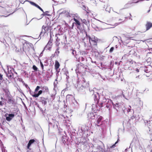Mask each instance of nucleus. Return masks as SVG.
Returning <instances> with one entry per match:
<instances>
[{"label":"nucleus","mask_w":152,"mask_h":152,"mask_svg":"<svg viewBox=\"0 0 152 152\" xmlns=\"http://www.w3.org/2000/svg\"><path fill=\"white\" fill-rule=\"evenodd\" d=\"M25 86L26 88H28L29 89L30 88L28 86V85L26 84L25 85Z\"/></svg>","instance_id":"052dcab7"},{"label":"nucleus","mask_w":152,"mask_h":152,"mask_svg":"<svg viewBox=\"0 0 152 152\" xmlns=\"http://www.w3.org/2000/svg\"><path fill=\"white\" fill-rule=\"evenodd\" d=\"M63 39L65 40H66V36L65 35H64L63 36Z\"/></svg>","instance_id":"de8ad7c7"},{"label":"nucleus","mask_w":152,"mask_h":152,"mask_svg":"<svg viewBox=\"0 0 152 152\" xmlns=\"http://www.w3.org/2000/svg\"><path fill=\"white\" fill-rule=\"evenodd\" d=\"M97 103H97V102L96 101L94 102V104H92L91 109L92 110L95 109V108L97 107Z\"/></svg>","instance_id":"a878e982"},{"label":"nucleus","mask_w":152,"mask_h":152,"mask_svg":"<svg viewBox=\"0 0 152 152\" xmlns=\"http://www.w3.org/2000/svg\"><path fill=\"white\" fill-rule=\"evenodd\" d=\"M95 29V30L96 31H99V28L97 26H96Z\"/></svg>","instance_id":"8fccbe9b"},{"label":"nucleus","mask_w":152,"mask_h":152,"mask_svg":"<svg viewBox=\"0 0 152 152\" xmlns=\"http://www.w3.org/2000/svg\"><path fill=\"white\" fill-rule=\"evenodd\" d=\"M79 104L76 101L74 100L71 104L72 107L74 109H77L79 107Z\"/></svg>","instance_id":"1a4fd4ad"},{"label":"nucleus","mask_w":152,"mask_h":152,"mask_svg":"<svg viewBox=\"0 0 152 152\" xmlns=\"http://www.w3.org/2000/svg\"><path fill=\"white\" fill-rule=\"evenodd\" d=\"M81 130L82 131V132H83V131L85 132V130H83V128L82 127L81 128Z\"/></svg>","instance_id":"774afa93"},{"label":"nucleus","mask_w":152,"mask_h":152,"mask_svg":"<svg viewBox=\"0 0 152 152\" xmlns=\"http://www.w3.org/2000/svg\"><path fill=\"white\" fill-rule=\"evenodd\" d=\"M114 50V48L113 47H112L110 48L109 50L110 53H112Z\"/></svg>","instance_id":"f704fd0d"},{"label":"nucleus","mask_w":152,"mask_h":152,"mask_svg":"<svg viewBox=\"0 0 152 152\" xmlns=\"http://www.w3.org/2000/svg\"><path fill=\"white\" fill-rule=\"evenodd\" d=\"M94 95V98L95 102H96L97 103L99 102V99L100 94H99L97 92H94V93L93 94Z\"/></svg>","instance_id":"39448f33"},{"label":"nucleus","mask_w":152,"mask_h":152,"mask_svg":"<svg viewBox=\"0 0 152 152\" xmlns=\"http://www.w3.org/2000/svg\"><path fill=\"white\" fill-rule=\"evenodd\" d=\"M81 21L84 24L87 26H88V25H89V22L88 20V21H87L85 19H83V20L81 19Z\"/></svg>","instance_id":"393cba45"},{"label":"nucleus","mask_w":152,"mask_h":152,"mask_svg":"<svg viewBox=\"0 0 152 152\" xmlns=\"http://www.w3.org/2000/svg\"><path fill=\"white\" fill-rule=\"evenodd\" d=\"M105 10L107 11H108L109 12H110V10H109V11H108V10H107V8H106L105 9Z\"/></svg>","instance_id":"e2e57ef3"},{"label":"nucleus","mask_w":152,"mask_h":152,"mask_svg":"<svg viewBox=\"0 0 152 152\" xmlns=\"http://www.w3.org/2000/svg\"><path fill=\"white\" fill-rule=\"evenodd\" d=\"M59 47H58L56 50L55 53L56 54L57 56L59 53Z\"/></svg>","instance_id":"473e14b6"},{"label":"nucleus","mask_w":152,"mask_h":152,"mask_svg":"<svg viewBox=\"0 0 152 152\" xmlns=\"http://www.w3.org/2000/svg\"><path fill=\"white\" fill-rule=\"evenodd\" d=\"M73 14H70L69 12H67L66 13V15L67 17H71L72 15H73Z\"/></svg>","instance_id":"7c9ffc66"},{"label":"nucleus","mask_w":152,"mask_h":152,"mask_svg":"<svg viewBox=\"0 0 152 152\" xmlns=\"http://www.w3.org/2000/svg\"><path fill=\"white\" fill-rule=\"evenodd\" d=\"M52 42L50 41H49L47 45H46V47L44 48V50H45L46 49V48L47 47H48V46H49V45L50 46L51 45H52Z\"/></svg>","instance_id":"c85d7f7f"},{"label":"nucleus","mask_w":152,"mask_h":152,"mask_svg":"<svg viewBox=\"0 0 152 152\" xmlns=\"http://www.w3.org/2000/svg\"><path fill=\"white\" fill-rule=\"evenodd\" d=\"M96 145H97V144H92L91 146V148H92V149L94 148V147Z\"/></svg>","instance_id":"603ef678"},{"label":"nucleus","mask_w":152,"mask_h":152,"mask_svg":"<svg viewBox=\"0 0 152 152\" xmlns=\"http://www.w3.org/2000/svg\"><path fill=\"white\" fill-rule=\"evenodd\" d=\"M136 78H140V76L139 75H138V76H137L136 77Z\"/></svg>","instance_id":"338daca9"},{"label":"nucleus","mask_w":152,"mask_h":152,"mask_svg":"<svg viewBox=\"0 0 152 152\" xmlns=\"http://www.w3.org/2000/svg\"><path fill=\"white\" fill-rule=\"evenodd\" d=\"M49 12L48 11H46L45 12H44L45 14H47L49 13Z\"/></svg>","instance_id":"69168bd1"},{"label":"nucleus","mask_w":152,"mask_h":152,"mask_svg":"<svg viewBox=\"0 0 152 152\" xmlns=\"http://www.w3.org/2000/svg\"><path fill=\"white\" fill-rule=\"evenodd\" d=\"M123 111L125 113L127 111V108L125 107H124V108L122 109Z\"/></svg>","instance_id":"c9c22d12"},{"label":"nucleus","mask_w":152,"mask_h":152,"mask_svg":"<svg viewBox=\"0 0 152 152\" xmlns=\"http://www.w3.org/2000/svg\"><path fill=\"white\" fill-rule=\"evenodd\" d=\"M89 83L86 82L84 79L82 81L78 80L77 82L75 87L77 91L81 94H85L87 91L88 90V87Z\"/></svg>","instance_id":"f257e3e1"},{"label":"nucleus","mask_w":152,"mask_h":152,"mask_svg":"<svg viewBox=\"0 0 152 152\" xmlns=\"http://www.w3.org/2000/svg\"><path fill=\"white\" fill-rule=\"evenodd\" d=\"M45 15H47L48 16H50V15L48 14H42L41 15V16H45Z\"/></svg>","instance_id":"ea45409f"},{"label":"nucleus","mask_w":152,"mask_h":152,"mask_svg":"<svg viewBox=\"0 0 152 152\" xmlns=\"http://www.w3.org/2000/svg\"><path fill=\"white\" fill-rule=\"evenodd\" d=\"M32 68L33 69H34L35 71H37L38 68L35 65H34L32 66Z\"/></svg>","instance_id":"72a5a7b5"},{"label":"nucleus","mask_w":152,"mask_h":152,"mask_svg":"<svg viewBox=\"0 0 152 152\" xmlns=\"http://www.w3.org/2000/svg\"><path fill=\"white\" fill-rule=\"evenodd\" d=\"M122 95L123 97L124 98H126V97H125V95L123 94V91H122Z\"/></svg>","instance_id":"6e6d98bb"},{"label":"nucleus","mask_w":152,"mask_h":152,"mask_svg":"<svg viewBox=\"0 0 152 152\" xmlns=\"http://www.w3.org/2000/svg\"><path fill=\"white\" fill-rule=\"evenodd\" d=\"M102 102L104 103V104L105 105L106 103H107V99L106 98L103 97Z\"/></svg>","instance_id":"cd10ccee"},{"label":"nucleus","mask_w":152,"mask_h":152,"mask_svg":"<svg viewBox=\"0 0 152 152\" xmlns=\"http://www.w3.org/2000/svg\"><path fill=\"white\" fill-rule=\"evenodd\" d=\"M50 127L56 129L58 128V125L56 124H54V125H53L52 123L49 121L48 123V132L50 131Z\"/></svg>","instance_id":"f8f14e48"},{"label":"nucleus","mask_w":152,"mask_h":152,"mask_svg":"<svg viewBox=\"0 0 152 152\" xmlns=\"http://www.w3.org/2000/svg\"><path fill=\"white\" fill-rule=\"evenodd\" d=\"M148 127L149 129V131L151 132H152V123L149 122L148 124Z\"/></svg>","instance_id":"aec40b11"},{"label":"nucleus","mask_w":152,"mask_h":152,"mask_svg":"<svg viewBox=\"0 0 152 152\" xmlns=\"http://www.w3.org/2000/svg\"><path fill=\"white\" fill-rule=\"evenodd\" d=\"M88 116L90 118L92 119H95L97 117L98 115H97V112H92L88 115Z\"/></svg>","instance_id":"6e6552de"},{"label":"nucleus","mask_w":152,"mask_h":152,"mask_svg":"<svg viewBox=\"0 0 152 152\" xmlns=\"http://www.w3.org/2000/svg\"><path fill=\"white\" fill-rule=\"evenodd\" d=\"M43 91L42 89L39 91L37 93H34V94L32 95V96L36 98L38 97V96L41 95Z\"/></svg>","instance_id":"2eb2a0df"},{"label":"nucleus","mask_w":152,"mask_h":152,"mask_svg":"<svg viewBox=\"0 0 152 152\" xmlns=\"http://www.w3.org/2000/svg\"><path fill=\"white\" fill-rule=\"evenodd\" d=\"M45 33V30H44V31H43V30H42V31L40 32V34L39 35V37H40V39L44 35Z\"/></svg>","instance_id":"bb28decb"},{"label":"nucleus","mask_w":152,"mask_h":152,"mask_svg":"<svg viewBox=\"0 0 152 152\" xmlns=\"http://www.w3.org/2000/svg\"><path fill=\"white\" fill-rule=\"evenodd\" d=\"M119 140V139L118 138V139L117 141L115 142V143L114 144H113L111 146H110V148H109V147H108L107 149V150H105L104 149V151H103V152H109L108 151V149H110V148H115L116 146V145L118 143Z\"/></svg>","instance_id":"4468645a"},{"label":"nucleus","mask_w":152,"mask_h":152,"mask_svg":"<svg viewBox=\"0 0 152 152\" xmlns=\"http://www.w3.org/2000/svg\"><path fill=\"white\" fill-rule=\"evenodd\" d=\"M103 151H104V149L101 145L97 144L95 146L94 148H93L92 151L93 152H103Z\"/></svg>","instance_id":"f03ea898"},{"label":"nucleus","mask_w":152,"mask_h":152,"mask_svg":"<svg viewBox=\"0 0 152 152\" xmlns=\"http://www.w3.org/2000/svg\"><path fill=\"white\" fill-rule=\"evenodd\" d=\"M46 27L44 25L43 26H42V29L43 31H44V30H45V29L46 28Z\"/></svg>","instance_id":"a18cd8bd"},{"label":"nucleus","mask_w":152,"mask_h":152,"mask_svg":"<svg viewBox=\"0 0 152 152\" xmlns=\"http://www.w3.org/2000/svg\"><path fill=\"white\" fill-rule=\"evenodd\" d=\"M75 15V17L77 19H79L80 18L79 16L78 15H77V14L76 15Z\"/></svg>","instance_id":"3c124183"},{"label":"nucleus","mask_w":152,"mask_h":152,"mask_svg":"<svg viewBox=\"0 0 152 152\" xmlns=\"http://www.w3.org/2000/svg\"><path fill=\"white\" fill-rule=\"evenodd\" d=\"M28 1L32 5H33L34 6H35L36 5V4H37L34 2L31 1Z\"/></svg>","instance_id":"2f4dec72"},{"label":"nucleus","mask_w":152,"mask_h":152,"mask_svg":"<svg viewBox=\"0 0 152 152\" xmlns=\"http://www.w3.org/2000/svg\"><path fill=\"white\" fill-rule=\"evenodd\" d=\"M38 100L39 102H41L43 105H45L47 104V99L44 98H39Z\"/></svg>","instance_id":"ddd939ff"},{"label":"nucleus","mask_w":152,"mask_h":152,"mask_svg":"<svg viewBox=\"0 0 152 152\" xmlns=\"http://www.w3.org/2000/svg\"><path fill=\"white\" fill-rule=\"evenodd\" d=\"M2 75L0 74V80H1L3 79Z\"/></svg>","instance_id":"49530a36"},{"label":"nucleus","mask_w":152,"mask_h":152,"mask_svg":"<svg viewBox=\"0 0 152 152\" xmlns=\"http://www.w3.org/2000/svg\"><path fill=\"white\" fill-rule=\"evenodd\" d=\"M138 143L139 141L136 138H134L133 139L132 143L130 144V145L132 146L134 145V146L137 147L138 145Z\"/></svg>","instance_id":"9b49d317"},{"label":"nucleus","mask_w":152,"mask_h":152,"mask_svg":"<svg viewBox=\"0 0 152 152\" xmlns=\"http://www.w3.org/2000/svg\"><path fill=\"white\" fill-rule=\"evenodd\" d=\"M100 105H99V106L101 107H103L102 105L103 104H104V103L103 102H102L100 103Z\"/></svg>","instance_id":"37998d69"},{"label":"nucleus","mask_w":152,"mask_h":152,"mask_svg":"<svg viewBox=\"0 0 152 152\" xmlns=\"http://www.w3.org/2000/svg\"><path fill=\"white\" fill-rule=\"evenodd\" d=\"M56 74L57 75V74L59 73V72H60V69H57V70H56Z\"/></svg>","instance_id":"c03bdc74"},{"label":"nucleus","mask_w":152,"mask_h":152,"mask_svg":"<svg viewBox=\"0 0 152 152\" xmlns=\"http://www.w3.org/2000/svg\"><path fill=\"white\" fill-rule=\"evenodd\" d=\"M102 118V117L101 116L98 115L96 119L97 120L96 123V126H99L101 125L102 124L99 125L100 124V122L101 121Z\"/></svg>","instance_id":"9d476101"},{"label":"nucleus","mask_w":152,"mask_h":152,"mask_svg":"<svg viewBox=\"0 0 152 152\" xmlns=\"http://www.w3.org/2000/svg\"><path fill=\"white\" fill-rule=\"evenodd\" d=\"M47 48L46 49L47 50H50L51 49V47L50 46H48V47H47L46 48Z\"/></svg>","instance_id":"09e8293b"},{"label":"nucleus","mask_w":152,"mask_h":152,"mask_svg":"<svg viewBox=\"0 0 152 152\" xmlns=\"http://www.w3.org/2000/svg\"><path fill=\"white\" fill-rule=\"evenodd\" d=\"M65 13H66V11H64L62 12L60 14Z\"/></svg>","instance_id":"4d7b16f0"},{"label":"nucleus","mask_w":152,"mask_h":152,"mask_svg":"<svg viewBox=\"0 0 152 152\" xmlns=\"http://www.w3.org/2000/svg\"><path fill=\"white\" fill-rule=\"evenodd\" d=\"M121 103L118 102H113V106L114 109H115L117 111L119 110L122 107Z\"/></svg>","instance_id":"7ed1b4c3"},{"label":"nucleus","mask_w":152,"mask_h":152,"mask_svg":"<svg viewBox=\"0 0 152 152\" xmlns=\"http://www.w3.org/2000/svg\"><path fill=\"white\" fill-rule=\"evenodd\" d=\"M73 19L74 21L75 22V24L77 26H80L81 25L80 23V22L79 21L77 20V19L75 18H74Z\"/></svg>","instance_id":"5701e85b"},{"label":"nucleus","mask_w":152,"mask_h":152,"mask_svg":"<svg viewBox=\"0 0 152 152\" xmlns=\"http://www.w3.org/2000/svg\"><path fill=\"white\" fill-rule=\"evenodd\" d=\"M40 64L41 65V67L42 68V69L43 71V69H44L43 65L41 61L40 62Z\"/></svg>","instance_id":"e433bc0d"},{"label":"nucleus","mask_w":152,"mask_h":152,"mask_svg":"<svg viewBox=\"0 0 152 152\" xmlns=\"http://www.w3.org/2000/svg\"><path fill=\"white\" fill-rule=\"evenodd\" d=\"M129 108H127V113H129V112H130L131 111V107L130 106H129Z\"/></svg>","instance_id":"58836bf2"},{"label":"nucleus","mask_w":152,"mask_h":152,"mask_svg":"<svg viewBox=\"0 0 152 152\" xmlns=\"http://www.w3.org/2000/svg\"><path fill=\"white\" fill-rule=\"evenodd\" d=\"M12 75H13L12 73L10 74L9 73V72H8V74L7 75H8V77H12Z\"/></svg>","instance_id":"a19ab883"},{"label":"nucleus","mask_w":152,"mask_h":152,"mask_svg":"<svg viewBox=\"0 0 152 152\" xmlns=\"http://www.w3.org/2000/svg\"><path fill=\"white\" fill-rule=\"evenodd\" d=\"M35 141L34 139H31L30 140L27 145V148L28 149H30V146L32 143L34 142Z\"/></svg>","instance_id":"a211bd4d"},{"label":"nucleus","mask_w":152,"mask_h":152,"mask_svg":"<svg viewBox=\"0 0 152 152\" xmlns=\"http://www.w3.org/2000/svg\"><path fill=\"white\" fill-rule=\"evenodd\" d=\"M88 90L89 89V91L91 93V94H93L94 93V91L93 90H91V89H90V88H88Z\"/></svg>","instance_id":"4c0bfd02"},{"label":"nucleus","mask_w":152,"mask_h":152,"mask_svg":"<svg viewBox=\"0 0 152 152\" xmlns=\"http://www.w3.org/2000/svg\"><path fill=\"white\" fill-rule=\"evenodd\" d=\"M3 104L2 103V102L0 101V106H2Z\"/></svg>","instance_id":"bf43d9fd"},{"label":"nucleus","mask_w":152,"mask_h":152,"mask_svg":"<svg viewBox=\"0 0 152 152\" xmlns=\"http://www.w3.org/2000/svg\"><path fill=\"white\" fill-rule=\"evenodd\" d=\"M41 89H42L43 91L45 92H48L49 91L48 88L46 86L41 87Z\"/></svg>","instance_id":"412c9836"},{"label":"nucleus","mask_w":152,"mask_h":152,"mask_svg":"<svg viewBox=\"0 0 152 152\" xmlns=\"http://www.w3.org/2000/svg\"><path fill=\"white\" fill-rule=\"evenodd\" d=\"M15 114L13 113H6L4 116L6 117V120L8 121H10L15 117Z\"/></svg>","instance_id":"20e7f679"},{"label":"nucleus","mask_w":152,"mask_h":152,"mask_svg":"<svg viewBox=\"0 0 152 152\" xmlns=\"http://www.w3.org/2000/svg\"><path fill=\"white\" fill-rule=\"evenodd\" d=\"M40 87L39 86H37L36 88L35 89V92L34 93H36V92H37V91H38V90H39V89H40Z\"/></svg>","instance_id":"c756f323"},{"label":"nucleus","mask_w":152,"mask_h":152,"mask_svg":"<svg viewBox=\"0 0 152 152\" xmlns=\"http://www.w3.org/2000/svg\"><path fill=\"white\" fill-rule=\"evenodd\" d=\"M113 102L111 100L109 99H107V102L105 105H106V107L107 108H110L111 106V105H113Z\"/></svg>","instance_id":"0eeeda50"},{"label":"nucleus","mask_w":152,"mask_h":152,"mask_svg":"<svg viewBox=\"0 0 152 152\" xmlns=\"http://www.w3.org/2000/svg\"><path fill=\"white\" fill-rule=\"evenodd\" d=\"M144 123L146 124V123H148V121L146 120L144 121Z\"/></svg>","instance_id":"13d9d810"},{"label":"nucleus","mask_w":152,"mask_h":152,"mask_svg":"<svg viewBox=\"0 0 152 152\" xmlns=\"http://www.w3.org/2000/svg\"><path fill=\"white\" fill-rule=\"evenodd\" d=\"M89 42L91 44H92L94 45H97V40L95 38V37L91 38L89 37Z\"/></svg>","instance_id":"423d86ee"},{"label":"nucleus","mask_w":152,"mask_h":152,"mask_svg":"<svg viewBox=\"0 0 152 152\" xmlns=\"http://www.w3.org/2000/svg\"><path fill=\"white\" fill-rule=\"evenodd\" d=\"M81 59L82 61H83L84 60L85 58H83V57H82L81 58Z\"/></svg>","instance_id":"680f3d73"},{"label":"nucleus","mask_w":152,"mask_h":152,"mask_svg":"<svg viewBox=\"0 0 152 152\" xmlns=\"http://www.w3.org/2000/svg\"><path fill=\"white\" fill-rule=\"evenodd\" d=\"M146 30H148L152 26V23H151L148 22L146 25Z\"/></svg>","instance_id":"6ab92c4d"},{"label":"nucleus","mask_w":152,"mask_h":152,"mask_svg":"<svg viewBox=\"0 0 152 152\" xmlns=\"http://www.w3.org/2000/svg\"><path fill=\"white\" fill-rule=\"evenodd\" d=\"M59 66L60 64L59 62L57 61H56L55 64V69L57 70V69H58Z\"/></svg>","instance_id":"4be33fe9"},{"label":"nucleus","mask_w":152,"mask_h":152,"mask_svg":"<svg viewBox=\"0 0 152 152\" xmlns=\"http://www.w3.org/2000/svg\"><path fill=\"white\" fill-rule=\"evenodd\" d=\"M36 7H37V8H38L39 9L40 8V7H39L38 5L37 4H36V5L35 6Z\"/></svg>","instance_id":"864d4df0"},{"label":"nucleus","mask_w":152,"mask_h":152,"mask_svg":"<svg viewBox=\"0 0 152 152\" xmlns=\"http://www.w3.org/2000/svg\"><path fill=\"white\" fill-rule=\"evenodd\" d=\"M150 67V66H145L143 68V70H144V72L146 73H148L150 72V70L148 69V67Z\"/></svg>","instance_id":"b1692460"},{"label":"nucleus","mask_w":152,"mask_h":152,"mask_svg":"<svg viewBox=\"0 0 152 152\" xmlns=\"http://www.w3.org/2000/svg\"><path fill=\"white\" fill-rule=\"evenodd\" d=\"M7 102L9 104H13L14 103V101L12 97L10 96H8L7 97Z\"/></svg>","instance_id":"f3484780"},{"label":"nucleus","mask_w":152,"mask_h":152,"mask_svg":"<svg viewBox=\"0 0 152 152\" xmlns=\"http://www.w3.org/2000/svg\"><path fill=\"white\" fill-rule=\"evenodd\" d=\"M39 9L40 10H41L42 12L43 13H44L43 10L41 7H40V8Z\"/></svg>","instance_id":"5fc2aeb1"},{"label":"nucleus","mask_w":152,"mask_h":152,"mask_svg":"<svg viewBox=\"0 0 152 152\" xmlns=\"http://www.w3.org/2000/svg\"><path fill=\"white\" fill-rule=\"evenodd\" d=\"M68 71L66 72V81L67 82V83L66 84V88L67 89L69 87V81L68 79L69 78V77L68 75Z\"/></svg>","instance_id":"dca6fc26"},{"label":"nucleus","mask_w":152,"mask_h":152,"mask_svg":"<svg viewBox=\"0 0 152 152\" xmlns=\"http://www.w3.org/2000/svg\"><path fill=\"white\" fill-rule=\"evenodd\" d=\"M76 53V51L75 50H72V55H73V56H75V53Z\"/></svg>","instance_id":"79ce46f5"},{"label":"nucleus","mask_w":152,"mask_h":152,"mask_svg":"<svg viewBox=\"0 0 152 152\" xmlns=\"http://www.w3.org/2000/svg\"><path fill=\"white\" fill-rule=\"evenodd\" d=\"M136 72H139V69H137L136 70Z\"/></svg>","instance_id":"0e129e2a"}]
</instances>
